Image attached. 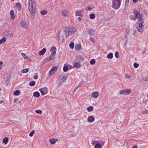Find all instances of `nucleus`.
<instances>
[{
	"label": "nucleus",
	"instance_id": "obj_1",
	"mask_svg": "<svg viewBox=\"0 0 148 148\" xmlns=\"http://www.w3.org/2000/svg\"><path fill=\"white\" fill-rule=\"evenodd\" d=\"M143 15L140 16L138 19V22L136 23V26L137 30L140 32L142 33L143 32V28L144 26L143 24L144 23V20L143 18Z\"/></svg>",
	"mask_w": 148,
	"mask_h": 148
},
{
	"label": "nucleus",
	"instance_id": "obj_2",
	"mask_svg": "<svg viewBox=\"0 0 148 148\" xmlns=\"http://www.w3.org/2000/svg\"><path fill=\"white\" fill-rule=\"evenodd\" d=\"M28 9L29 12L32 14H34L35 11L34 6H35V3L32 0H28Z\"/></svg>",
	"mask_w": 148,
	"mask_h": 148
},
{
	"label": "nucleus",
	"instance_id": "obj_3",
	"mask_svg": "<svg viewBox=\"0 0 148 148\" xmlns=\"http://www.w3.org/2000/svg\"><path fill=\"white\" fill-rule=\"evenodd\" d=\"M133 12L135 15V16H133L132 15H131L130 16V18L132 20L135 21L137 18L138 19L139 17H140V16L143 15L142 14H140V12L138 11L136 9L134 10Z\"/></svg>",
	"mask_w": 148,
	"mask_h": 148
},
{
	"label": "nucleus",
	"instance_id": "obj_4",
	"mask_svg": "<svg viewBox=\"0 0 148 148\" xmlns=\"http://www.w3.org/2000/svg\"><path fill=\"white\" fill-rule=\"evenodd\" d=\"M121 3V1H113L112 7L115 9H118L120 7Z\"/></svg>",
	"mask_w": 148,
	"mask_h": 148
},
{
	"label": "nucleus",
	"instance_id": "obj_5",
	"mask_svg": "<svg viewBox=\"0 0 148 148\" xmlns=\"http://www.w3.org/2000/svg\"><path fill=\"white\" fill-rule=\"evenodd\" d=\"M56 48L55 47H52L50 51L51 52V55L50 56L49 59H46V60H52L53 58V56L55 55L56 52Z\"/></svg>",
	"mask_w": 148,
	"mask_h": 148
},
{
	"label": "nucleus",
	"instance_id": "obj_6",
	"mask_svg": "<svg viewBox=\"0 0 148 148\" xmlns=\"http://www.w3.org/2000/svg\"><path fill=\"white\" fill-rule=\"evenodd\" d=\"M64 34L66 37L71 35L70 29L67 27H65L64 29Z\"/></svg>",
	"mask_w": 148,
	"mask_h": 148
},
{
	"label": "nucleus",
	"instance_id": "obj_7",
	"mask_svg": "<svg viewBox=\"0 0 148 148\" xmlns=\"http://www.w3.org/2000/svg\"><path fill=\"white\" fill-rule=\"evenodd\" d=\"M42 95H44L48 93V89L46 87L40 88L39 90Z\"/></svg>",
	"mask_w": 148,
	"mask_h": 148
},
{
	"label": "nucleus",
	"instance_id": "obj_8",
	"mask_svg": "<svg viewBox=\"0 0 148 148\" xmlns=\"http://www.w3.org/2000/svg\"><path fill=\"white\" fill-rule=\"evenodd\" d=\"M131 91V90L130 89L121 90L120 91V93L121 95H127L130 93Z\"/></svg>",
	"mask_w": 148,
	"mask_h": 148
},
{
	"label": "nucleus",
	"instance_id": "obj_9",
	"mask_svg": "<svg viewBox=\"0 0 148 148\" xmlns=\"http://www.w3.org/2000/svg\"><path fill=\"white\" fill-rule=\"evenodd\" d=\"M89 123H92L95 121V118L92 116H90L87 119Z\"/></svg>",
	"mask_w": 148,
	"mask_h": 148
},
{
	"label": "nucleus",
	"instance_id": "obj_10",
	"mask_svg": "<svg viewBox=\"0 0 148 148\" xmlns=\"http://www.w3.org/2000/svg\"><path fill=\"white\" fill-rule=\"evenodd\" d=\"M68 13V11L66 9H63L62 10V14L64 16H67Z\"/></svg>",
	"mask_w": 148,
	"mask_h": 148
},
{
	"label": "nucleus",
	"instance_id": "obj_11",
	"mask_svg": "<svg viewBox=\"0 0 148 148\" xmlns=\"http://www.w3.org/2000/svg\"><path fill=\"white\" fill-rule=\"evenodd\" d=\"M20 23L22 27L24 28H26L27 27V24L26 22L23 21H21Z\"/></svg>",
	"mask_w": 148,
	"mask_h": 148
},
{
	"label": "nucleus",
	"instance_id": "obj_12",
	"mask_svg": "<svg viewBox=\"0 0 148 148\" xmlns=\"http://www.w3.org/2000/svg\"><path fill=\"white\" fill-rule=\"evenodd\" d=\"M99 94L97 92H92L91 94V96L92 97L94 98H97L98 95Z\"/></svg>",
	"mask_w": 148,
	"mask_h": 148
},
{
	"label": "nucleus",
	"instance_id": "obj_13",
	"mask_svg": "<svg viewBox=\"0 0 148 148\" xmlns=\"http://www.w3.org/2000/svg\"><path fill=\"white\" fill-rule=\"evenodd\" d=\"M95 30L90 29H88L87 32L88 34L90 35H92L95 33Z\"/></svg>",
	"mask_w": 148,
	"mask_h": 148
},
{
	"label": "nucleus",
	"instance_id": "obj_14",
	"mask_svg": "<svg viewBox=\"0 0 148 148\" xmlns=\"http://www.w3.org/2000/svg\"><path fill=\"white\" fill-rule=\"evenodd\" d=\"M10 14L11 15V18L12 19H14L15 17V16L14 14V11L13 10H11L10 12Z\"/></svg>",
	"mask_w": 148,
	"mask_h": 148
},
{
	"label": "nucleus",
	"instance_id": "obj_15",
	"mask_svg": "<svg viewBox=\"0 0 148 148\" xmlns=\"http://www.w3.org/2000/svg\"><path fill=\"white\" fill-rule=\"evenodd\" d=\"M46 51V48H43L42 50H41L39 53V55L40 56L43 55L45 53Z\"/></svg>",
	"mask_w": 148,
	"mask_h": 148
},
{
	"label": "nucleus",
	"instance_id": "obj_16",
	"mask_svg": "<svg viewBox=\"0 0 148 148\" xmlns=\"http://www.w3.org/2000/svg\"><path fill=\"white\" fill-rule=\"evenodd\" d=\"M74 67L76 68H79L80 67L79 63L78 62H75L73 64Z\"/></svg>",
	"mask_w": 148,
	"mask_h": 148
},
{
	"label": "nucleus",
	"instance_id": "obj_17",
	"mask_svg": "<svg viewBox=\"0 0 148 148\" xmlns=\"http://www.w3.org/2000/svg\"><path fill=\"white\" fill-rule=\"evenodd\" d=\"M81 46L80 44H78L75 46V48L77 50H80L81 49Z\"/></svg>",
	"mask_w": 148,
	"mask_h": 148
},
{
	"label": "nucleus",
	"instance_id": "obj_18",
	"mask_svg": "<svg viewBox=\"0 0 148 148\" xmlns=\"http://www.w3.org/2000/svg\"><path fill=\"white\" fill-rule=\"evenodd\" d=\"M67 77H62V78H59V80L60 82H62L61 83H60V84L62 83L63 82H64L65 80H66V79Z\"/></svg>",
	"mask_w": 148,
	"mask_h": 148
},
{
	"label": "nucleus",
	"instance_id": "obj_19",
	"mask_svg": "<svg viewBox=\"0 0 148 148\" xmlns=\"http://www.w3.org/2000/svg\"><path fill=\"white\" fill-rule=\"evenodd\" d=\"M71 31V34H72L73 33L75 32L76 31V29L75 28L72 27L70 29Z\"/></svg>",
	"mask_w": 148,
	"mask_h": 148
},
{
	"label": "nucleus",
	"instance_id": "obj_20",
	"mask_svg": "<svg viewBox=\"0 0 148 148\" xmlns=\"http://www.w3.org/2000/svg\"><path fill=\"white\" fill-rule=\"evenodd\" d=\"M33 96L36 97H38L40 96V93L38 92H35L33 94Z\"/></svg>",
	"mask_w": 148,
	"mask_h": 148
},
{
	"label": "nucleus",
	"instance_id": "obj_21",
	"mask_svg": "<svg viewBox=\"0 0 148 148\" xmlns=\"http://www.w3.org/2000/svg\"><path fill=\"white\" fill-rule=\"evenodd\" d=\"M6 38L5 37H3L0 40V44H2L3 42H4L6 40Z\"/></svg>",
	"mask_w": 148,
	"mask_h": 148
},
{
	"label": "nucleus",
	"instance_id": "obj_22",
	"mask_svg": "<svg viewBox=\"0 0 148 148\" xmlns=\"http://www.w3.org/2000/svg\"><path fill=\"white\" fill-rule=\"evenodd\" d=\"M57 140H55L54 138H52L50 139L49 140L50 142L52 144H54L56 141Z\"/></svg>",
	"mask_w": 148,
	"mask_h": 148
},
{
	"label": "nucleus",
	"instance_id": "obj_23",
	"mask_svg": "<svg viewBox=\"0 0 148 148\" xmlns=\"http://www.w3.org/2000/svg\"><path fill=\"white\" fill-rule=\"evenodd\" d=\"M102 147V145L99 143L96 144L95 146V148H101Z\"/></svg>",
	"mask_w": 148,
	"mask_h": 148
},
{
	"label": "nucleus",
	"instance_id": "obj_24",
	"mask_svg": "<svg viewBox=\"0 0 148 148\" xmlns=\"http://www.w3.org/2000/svg\"><path fill=\"white\" fill-rule=\"evenodd\" d=\"M87 110L88 112H91L93 110V108L92 106H90L87 108Z\"/></svg>",
	"mask_w": 148,
	"mask_h": 148
},
{
	"label": "nucleus",
	"instance_id": "obj_25",
	"mask_svg": "<svg viewBox=\"0 0 148 148\" xmlns=\"http://www.w3.org/2000/svg\"><path fill=\"white\" fill-rule=\"evenodd\" d=\"M19 91L18 90H17L14 92L13 94L14 95L18 96L19 95Z\"/></svg>",
	"mask_w": 148,
	"mask_h": 148
},
{
	"label": "nucleus",
	"instance_id": "obj_26",
	"mask_svg": "<svg viewBox=\"0 0 148 148\" xmlns=\"http://www.w3.org/2000/svg\"><path fill=\"white\" fill-rule=\"evenodd\" d=\"M107 58L108 59H112L113 58V54L112 53H110L107 55Z\"/></svg>",
	"mask_w": 148,
	"mask_h": 148
},
{
	"label": "nucleus",
	"instance_id": "obj_27",
	"mask_svg": "<svg viewBox=\"0 0 148 148\" xmlns=\"http://www.w3.org/2000/svg\"><path fill=\"white\" fill-rule=\"evenodd\" d=\"M29 71V70L28 69H25L22 70L21 72L22 73H26L28 72Z\"/></svg>",
	"mask_w": 148,
	"mask_h": 148
},
{
	"label": "nucleus",
	"instance_id": "obj_28",
	"mask_svg": "<svg viewBox=\"0 0 148 148\" xmlns=\"http://www.w3.org/2000/svg\"><path fill=\"white\" fill-rule=\"evenodd\" d=\"M8 138L7 137H5L3 139V142L5 144H6L8 142Z\"/></svg>",
	"mask_w": 148,
	"mask_h": 148
},
{
	"label": "nucleus",
	"instance_id": "obj_29",
	"mask_svg": "<svg viewBox=\"0 0 148 148\" xmlns=\"http://www.w3.org/2000/svg\"><path fill=\"white\" fill-rule=\"evenodd\" d=\"M89 17L90 19H93L95 18V15L93 13L91 14L90 15Z\"/></svg>",
	"mask_w": 148,
	"mask_h": 148
},
{
	"label": "nucleus",
	"instance_id": "obj_30",
	"mask_svg": "<svg viewBox=\"0 0 148 148\" xmlns=\"http://www.w3.org/2000/svg\"><path fill=\"white\" fill-rule=\"evenodd\" d=\"M57 68L56 66H54L51 69V71H54L55 72L57 70Z\"/></svg>",
	"mask_w": 148,
	"mask_h": 148
},
{
	"label": "nucleus",
	"instance_id": "obj_31",
	"mask_svg": "<svg viewBox=\"0 0 148 148\" xmlns=\"http://www.w3.org/2000/svg\"><path fill=\"white\" fill-rule=\"evenodd\" d=\"M71 48L73 49L74 47V43L73 42H71L69 45Z\"/></svg>",
	"mask_w": 148,
	"mask_h": 148
},
{
	"label": "nucleus",
	"instance_id": "obj_32",
	"mask_svg": "<svg viewBox=\"0 0 148 148\" xmlns=\"http://www.w3.org/2000/svg\"><path fill=\"white\" fill-rule=\"evenodd\" d=\"M75 15L76 16H82V14L80 12L77 11L76 12Z\"/></svg>",
	"mask_w": 148,
	"mask_h": 148
},
{
	"label": "nucleus",
	"instance_id": "obj_33",
	"mask_svg": "<svg viewBox=\"0 0 148 148\" xmlns=\"http://www.w3.org/2000/svg\"><path fill=\"white\" fill-rule=\"evenodd\" d=\"M47 12V11L45 10H41L40 12L41 14L42 15L45 14H46Z\"/></svg>",
	"mask_w": 148,
	"mask_h": 148
},
{
	"label": "nucleus",
	"instance_id": "obj_34",
	"mask_svg": "<svg viewBox=\"0 0 148 148\" xmlns=\"http://www.w3.org/2000/svg\"><path fill=\"white\" fill-rule=\"evenodd\" d=\"M35 112L36 113L39 114H41L42 113V110H36Z\"/></svg>",
	"mask_w": 148,
	"mask_h": 148
},
{
	"label": "nucleus",
	"instance_id": "obj_35",
	"mask_svg": "<svg viewBox=\"0 0 148 148\" xmlns=\"http://www.w3.org/2000/svg\"><path fill=\"white\" fill-rule=\"evenodd\" d=\"M68 68L67 66H64L63 67V71L66 72L68 71Z\"/></svg>",
	"mask_w": 148,
	"mask_h": 148
},
{
	"label": "nucleus",
	"instance_id": "obj_36",
	"mask_svg": "<svg viewBox=\"0 0 148 148\" xmlns=\"http://www.w3.org/2000/svg\"><path fill=\"white\" fill-rule=\"evenodd\" d=\"M125 77L127 79H130L132 77V76L128 74H125Z\"/></svg>",
	"mask_w": 148,
	"mask_h": 148
},
{
	"label": "nucleus",
	"instance_id": "obj_37",
	"mask_svg": "<svg viewBox=\"0 0 148 148\" xmlns=\"http://www.w3.org/2000/svg\"><path fill=\"white\" fill-rule=\"evenodd\" d=\"M21 56L25 58L26 59H27L28 57L26 56L24 53H22L21 54Z\"/></svg>",
	"mask_w": 148,
	"mask_h": 148
},
{
	"label": "nucleus",
	"instance_id": "obj_38",
	"mask_svg": "<svg viewBox=\"0 0 148 148\" xmlns=\"http://www.w3.org/2000/svg\"><path fill=\"white\" fill-rule=\"evenodd\" d=\"M35 82L34 81H32L29 83V85L31 86H34L35 85Z\"/></svg>",
	"mask_w": 148,
	"mask_h": 148
},
{
	"label": "nucleus",
	"instance_id": "obj_39",
	"mask_svg": "<svg viewBox=\"0 0 148 148\" xmlns=\"http://www.w3.org/2000/svg\"><path fill=\"white\" fill-rule=\"evenodd\" d=\"M90 63L91 64H94L95 63V61L94 59H92L90 62Z\"/></svg>",
	"mask_w": 148,
	"mask_h": 148
},
{
	"label": "nucleus",
	"instance_id": "obj_40",
	"mask_svg": "<svg viewBox=\"0 0 148 148\" xmlns=\"http://www.w3.org/2000/svg\"><path fill=\"white\" fill-rule=\"evenodd\" d=\"M99 141H96V140H95V141H92V143H91V144L92 145H94L95 144H96V143H98Z\"/></svg>",
	"mask_w": 148,
	"mask_h": 148
},
{
	"label": "nucleus",
	"instance_id": "obj_41",
	"mask_svg": "<svg viewBox=\"0 0 148 148\" xmlns=\"http://www.w3.org/2000/svg\"><path fill=\"white\" fill-rule=\"evenodd\" d=\"M34 132L35 131L34 130H33L29 134V136H33V134H34Z\"/></svg>",
	"mask_w": 148,
	"mask_h": 148
},
{
	"label": "nucleus",
	"instance_id": "obj_42",
	"mask_svg": "<svg viewBox=\"0 0 148 148\" xmlns=\"http://www.w3.org/2000/svg\"><path fill=\"white\" fill-rule=\"evenodd\" d=\"M115 56L116 58H118L119 57V53L117 51L115 53Z\"/></svg>",
	"mask_w": 148,
	"mask_h": 148
},
{
	"label": "nucleus",
	"instance_id": "obj_43",
	"mask_svg": "<svg viewBox=\"0 0 148 148\" xmlns=\"http://www.w3.org/2000/svg\"><path fill=\"white\" fill-rule=\"evenodd\" d=\"M139 64L136 63H134V66L135 68H137L138 67Z\"/></svg>",
	"mask_w": 148,
	"mask_h": 148
},
{
	"label": "nucleus",
	"instance_id": "obj_44",
	"mask_svg": "<svg viewBox=\"0 0 148 148\" xmlns=\"http://www.w3.org/2000/svg\"><path fill=\"white\" fill-rule=\"evenodd\" d=\"M54 71H51V70H50L49 72V75H53L54 73H55Z\"/></svg>",
	"mask_w": 148,
	"mask_h": 148
},
{
	"label": "nucleus",
	"instance_id": "obj_45",
	"mask_svg": "<svg viewBox=\"0 0 148 148\" xmlns=\"http://www.w3.org/2000/svg\"><path fill=\"white\" fill-rule=\"evenodd\" d=\"M16 5L17 7L18 8H20L21 7V4L19 3H17L16 4Z\"/></svg>",
	"mask_w": 148,
	"mask_h": 148
},
{
	"label": "nucleus",
	"instance_id": "obj_46",
	"mask_svg": "<svg viewBox=\"0 0 148 148\" xmlns=\"http://www.w3.org/2000/svg\"><path fill=\"white\" fill-rule=\"evenodd\" d=\"M38 73H36L35 76L33 78L34 79H37L38 78Z\"/></svg>",
	"mask_w": 148,
	"mask_h": 148
},
{
	"label": "nucleus",
	"instance_id": "obj_47",
	"mask_svg": "<svg viewBox=\"0 0 148 148\" xmlns=\"http://www.w3.org/2000/svg\"><path fill=\"white\" fill-rule=\"evenodd\" d=\"M92 8H91V7H90L89 6V7H88L86 8V10L88 11V10H90Z\"/></svg>",
	"mask_w": 148,
	"mask_h": 148
},
{
	"label": "nucleus",
	"instance_id": "obj_48",
	"mask_svg": "<svg viewBox=\"0 0 148 148\" xmlns=\"http://www.w3.org/2000/svg\"><path fill=\"white\" fill-rule=\"evenodd\" d=\"M129 0H126L125 1V6L126 5L127 6L128 5L129 3Z\"/></svg>",
	"mask_w": 148,
	"mask_h": 148
},
{
	"label": "nucleus",
	"instance_id": "obj_49",
	"mask_svg": "<svg viewBox=\"0 0 148 148\" xmlns=\"http://www.w3.org/2000/svg\"><path fill=\"white\" fill-rule=\"evenodd\" d=\"M135 59L136 60L141 61L142 60V58H140L139 59H138V58H135Z\"/></svg>",
	"mask_w": 148,
	"mask_h": 148
},
{
	"label": "nucleus",
	"instance_id": "obj_50",
	"mask_svg": "<svg viewBox=\"0 0 148 148\" xmlns=\"http://www.w3.org/2000/svg\"><path fill=\"white\" fill-rule=\"evenodd\" d=\"M90 40L91 42H94V40L93 38L91 37L90 38Z\"/></svg>",
	"mask_w": 148,
	"mask_h": 148
},
{
	"label": "nucleus",
	"instance_id": "obj_51",
	"mask_svg": "<svg viewBox=\"0 0 148 148\" xmlns=\"http://www.w3.org/2000/svg\"><path fill=\"white\" fill-rule=\"evenodd\" d=\"M60 32H59L58 34V38L59 40L60 39Z\"/></svg>",
	"mask_w": 148,
	"mask_h": 148
},
{
	"label": "nucleus",
	"instance_id": "obj_52",
	"mask_svg": "<svg viewBox=\"0 0 148 148\" xmlns=\"http://www.w3.org/2000/svg\"><path fill=\"white\" fill-rule=\"evenodd\" d=\"M77 19L79 21H80L81 20V18L80 17H78Z\"/></svg>",
	"mask_w": 148,
	"mask_h": 148
},
{
	"label": "nucleus",
	"instance_id": "obj_53",
	"mask_svg": "<svg viewBox=\"0 0 148 148\" xmlns=\"http://www.w3.org/2000/svg\"><path fill=\"white\" fill-rule=\"evenodd\" d=\"M3 103V101L2 100L0 101V104H1Z\"/></svg>",
	"mask_w": 148,
	"mask_h": 148
},
{
	"label": "nucleus",
	"instance_id": "obj_54",
	"mask_svg": "<svg viewBox=\"0 0 148 148\" xmlns=\"http://www.w3.org/2000/svg\"><path fill=\"white\" fill-rule=\"evenodd\" d=\"M132 148H137V147L136 146H134L132 147Z\"/></svg>",
	"mask_w": 148,
	"mask_h": 148
},
{
	"label": "nucleus",
	"instance_id": "obj_55",
	"mask_svg": "<svg viewBox=\"0 0 148 148\" xmlns=\"http://www.w3.org/2000/svg\"><path fill=\"white\" fill-rule=\"evenodd\" d=\"M3 64V62L2 61L0 62V65H2Z\"/></svg>",
	"mask_w": 148,
	"mask_h": 148
},
{
	"label": "nucleus",
	"instance_id": "obj_56",
	"mask_svg": "<svg viewBox=\"0 0 148 148\" xmlns=\"http://www.w3.org/2000/svg\"><path fill=\"white\" fill-rule=\"evenodd\" d=\"M84 11V10H81L79 11V12H81V13L82 12Z\"/></svg>",
	"mask_w": 148,
	"mask_h": 148
},
{
	"label": "nucleus",
	"instance_id": "obj_57",
	"mask_svg": "<svg viewBox=\"0 0 148 148\" xmlns=\"http://www.w3.org/2000/svg\"><path fill=\"white\" fill-rule=\"evenodd\" d=\"M105 143L104 142H103L102 143V144L101 145L102 146L104 145Z\"/></svg>",
	"mask_w": 148,
	"mask_h": 148
},
{
	"label": "nucleus",
	"instance_id": "obj_58",
	"mask_svg": "<svg viewBox=\"0 0 148 148\" xmlns=\"http://www.w3.org/2000/svg\"><path fill=\"white\" fill-rule=\"evenodd\" d=\"M78 87V86H77L76 87H75V89L74 90H75Z\"/></svg>",
	"mask_w": 148,
	"mask_h": 148
},
{
	"label": "nucleus",
	"instance_id": "obj_59",
	"mask_svg": "<svg viewBox=\"0 0 148 148\" xmlns=\"http://www.w3.org/2000/svg\"><path fill=\"white\" fill-rule=\"evenodd\" d=\"M115 1H121V0H115Z\"/></svg>",
	"mask_w": 148,
	"mask_h": 148
},
{
	"label": "nucleus",
	"instance_id": "obj_60",
	"mask_svg": "<svg viewBox=\"0 0 148 148\" xmlns=\"http://www.w3.org/2000/svg\"><path fill=\"white\" fill-rule=\"evenodd\" d=\"M1 88H0V91H1Z\"/></svg>",
	"mask_w": 148,
	"mask_h": 148
},
{
	"label": "nucleus",
	"instance_id": "obj_61",
	"mask_svg": "<svg viewBox=\"0 0 148 148\" xmlns=\"http://www.w3.org/2000/svg\"><path fill=\"white\" fill-rule=\"evenodd\" d=\"M1 88H0V91H1Z\"/></svg>",
	"mask_w": 148,
	"mask_h": 148
},
{
	"label": "nucleus",
	"instance_id": "obj_62",
	"mask_svg": "<svg viewBox=\"0 0 148 148\" xmlns=\"http://www.w3.org/2000/svg\"><path fill=\"white\" fill-rule=\"evenodd\" d=\"M1 88H0V91H1Z\"/></svg>",
	"mask_w": 148,
	"mask_h": 148
},
{
	"label": "nucleus",
	"instance_id": "obj_63",
	"mask_svg": "<svg viewBox=\"0 0 148 148\" xmlns=\"http://www.w3.org/2000/svg\"><path fill=\"white\" fill-rule=\"evenodd\" d=\"M12 1H14V0H11Z\"/></svg>",
	"mask_w": 148,
	"mask_h": 148
},
{
	"label": "nucleus",
	"instance_id": "obj_64",
	"mask_svg": "<svg viewBox=\"0 0 148 148\" xmlns=\"http://www.w3.org/2000/svg\"><path fill=\"white\" fill-rule=\"evenodd\" d=\"M147 97H148V94H147Z\"/></svg>",
	"mask_w": 148,
	"mask_h": 148
}]
</instances>
